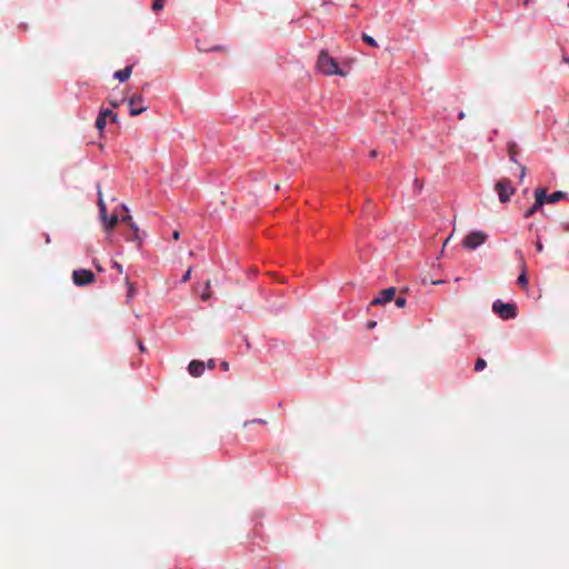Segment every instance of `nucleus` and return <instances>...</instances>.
I'll return each instance as SVG.
<instances>
[{
	"instance_id": "f257e3e1",
	"label": "nucleus",
	"mask_w": 569,
	"mask_h": 569,
	"mask_svg": "<svg viewBox=\"0 0 569 569\" xmlns=\"http://www.w3.org/2000/svg\"><path fill=\"white\" fill-rule=\"evenodd\" d=\"M316 67L325 76H347V72L339 67L337 60L326 50L320 51Z\"/></svg>"
},
{
	"instance_id": "f03ea898",
	"label": "nucleus",
	"mask_w": 569,
	"mask_h": 569,
	"mask_svg": "<svg viewBox=\"0 0 569 569\" xmlns=\"http://www.w3.org/2000/svg\"><path fill=\"white\" fill-rule=\"evenodd\" d=\"M492 311L502 320H510L517 317L516 303L503 302L501 300H496L492 303Z\"/></svg>"
},
{
	"instance_id": "7ed1b4c3",
	"label": "nucleus",
	"mask_w": 569,
	"mask_h": 569,
	"mask_svg": "<svg viewBox=\"0 0 569 569\" xmlns=\"http://www.w3.org/2000/svg\"><path fill=\"white\" fill-rule=\"evenodd\" d=\"M488 239V234L483 231H472L465 237L462 246L468 250H475L483 244Z\"/></svg>"
},
{
	"instance_id": "20e7f679",
	"label": "nucleus",
	"mask_w": 569,
	"mask_h": 569,
	"mask_svg": "<svg viewBox=\"0 0 569 569\" xmlns=\"http://www.w3.org/2000/svg\"><path fill=\"white\" fill-rule=\"evenodd\" d=\"M496 191L498 192L499 200L502 203H506L515 193V188L512 187L511 181L509 179L503 178L496 183Z\"/></svg>"
},
{
	"instance_id": "39448f33",
	"label": "nucleus",
	"mask_w": 569,
	"mask_h": 569,
	"mask_svg": "<svg viewBox=\"0 0 569 569\" xmlns=\"http://www.w3.org/2000/svg\"><path fill=\"white\" fill-rule=\"evenodd\" d=\"M96 276L89 269H77L72 272V281L78 287H83L94 282Z\"/></svg>"
},
{
	"instance_id": "423d86ee",
	"label": "nucleus",
	"mask_w": 569,
	"mask_h": 569,
	"mask_svg": "<svg viewBox=\"0 0 569 569\" xmlns=\"http://www.w3.org/2000/svg\"><path fill=\"white\" fill-rule=\"evenodd\" d=\"M396 292H397V290L395 287H389L387 289H383L379 292L378 297L371 301V305L372 306H382L387 302H390L395 298Z\"/></svg>"
},
{
	"instance_id": "0eeeda50",
	"label": "nucleus",
	"mask_w": 569,
	"mask_h": 569,
	"mask_svg": "<svg viewBox=\"0 0 569 569\" xmlns=\"http://www.w3.org/2000/svg\"><path fill=\"white\" fill-rule=\"evenodd\" d=\"M147 110V107L143 106V98L140 94L133 96L129 100V112L130 116L136 117Z\"/></svg>"
},
{
	"instance_id": "6e6552de",
	"label": "nucleus",
	"mask_w": 569,
	"mask_h": 569,
	"mask_svg": "<svg viewBox=\"0 0 569 569\" xmlns=\"http://www.w3.org/2000/svg\"><path fill=\"white\" fill-rule=\"evenodd\" d=\"M108 118H110L113 122L117 121V114L113 113L112 110H110V109L101 110L99 116H98V118H97V120H96V128L99 131L103 130V128L106 127Z\"/></svg>"
},
{
	"instance_id": "1a4fd4ad",
	"label": "nucleus",
	"mask_w": 569,
	"mask_h": 569,
	"mask_svg": "<svg viewBox=\"0 0 569 569\" xmlns=\"http://www.w3.org/2000/svg\"><path fill=\"white\" fill-rule=\"evenodd\" d=\"M535 196L536 202L526 211L525 218H529L535 214V212L546 202V191L543 189H537Z\"/></svg>"
},
{
	"instance_id": "9d476101",
	"label": "nucleus",
	"mask_w": 569,
	"mask_h": 569,
	"mask_svg": "<svg viewBox=\"0 0 569 569\" xmlns=\"http://www.w3.org/2000/svg\"><path fill=\"white\" fill-rule=\"evenodd\" d=\"M188 369L192 377H200L204 371V362L200 360H192L189 363Z\"/></svg>"
},
{
	"instance_id": "9b49d317",
	"label": "nucleus",
	"mask_w": 569,
	"mask_h": 569,
	"mask_svg": "<svg viewBox=\"0 0 569 569\" xmlns=\"http://www.w3.org/2000/svg\"><path fill=\"white\" fill-rule=\"evenodd\" d=\"M132 73V66H128L124 69L118 70L113 73L114 79L120 82H126Z\"/></svg>"
},
{
	"instance_id": "f8f14e48",
	"label": "nucleus",
	"mask_w": 569,
	"mask_h": 569,
	"mask_svg": "<svg viewBox=\"0 0 569 569\" xmlns=\"http://www.w3.org/2000/svg\"><path fill=\"white\" fill-rule=\"evenodd\" d=\"M122 221L127 222L130 228L132 229L133 231V234H132V240H137L138 239V227L134 222H132V217L130 214H126V216H122Z\"/></svg>"
},
{
	"instance_id": "ddd939ff",
	"label": "nucleus",
	"mask_w": 569,
	"mask_h": 569,
	"mask_svg": "<svg viewBox=\"0 0 569 569\" xmlns=\"http://www.w3.org/2000/svg\"><path fill=\"white\" fill-rule=\"evenodd\" d=\"M565 197V193L562 191H556L551 193L550 196L546 194V202L555 203L562 199Z\"/></svg>"
},
{
	"instance_id": "4468645a",
	"label": "nucleus",
	"mask_w": 569,
	"mask_h": 569,
	"mask_svg": "<svg viewBox=\"0 0 569 569\" xmlns=\"http://www.w3.org/2000/svg\"><path fill=\"white\" fill-rule=\"evenodd\" d=\"M118 220H119L118 216H116V214L111 216L110 219L107 218L106 221H103L104 229L107 231L113 229L114 226L117 224Z\"/></svg>"
},
{
	"instance_id": "2eb2a0df",
	"label": "nucleus",
	"mask_w": 569,
	"mask_h": 569,
	"mask_svg": "<svg viewBox=\"0 0 569 569\" xmlns=\"http://www.w3.org/2000/svg\"><path fill=\"white\" fill-rule=\"evenodd\" d=\"M362 40H363L368 46H370V47H372V48H378V47H379V46H378V42H377V41H376L371 36H369V34H367V33H363V34H362Z\"/></svg>"
},
{
	"instance_id": "dca6fc26",
	"label": "nucleus",
	"mask_w": 569,
	"mask_h": 569,
	"mask_svg": "<svg viewBox=\"0 0 569 569\" xmlns=\"http://www.w3.org/2000/svg\"><path fill=\"white\" fill-rule=\"evenodd\" d=\"M127 286H128V295H127V298L128 300L132 299L134 293H136V289H134V286L129 281V278L126 277L124 279Z\"/></svg>"
},
{
	"instance_id": "f3484780",
	"label": "nucleus",
	"mask_w": 569,
	"mask_h": 569,
	"mask_svg": "<svg viewBox=\"0 0 569 569\" xmlns=\"http://www.w3.org/2000/svg\"><path fill=\"white\" fill-rule=\"evenodd\" d=\"M487 367V362L482 358H478L475 363V370L476 371H482Z\"/></svg>"
},
{
	"instance_id": "a211bd4d",
	"label": "nucleus",
	"mask_w": 569,
	"mask_h": 569,
	"mask_svg": "<svg viewBox=\"0 0 569 569\" xmlns=\"http://www.w3.org/2000/svg\"><path fill=\"white\" fill-rule=\"evenodd\" d=\"M210 297H211V291H210V281H207V282H206L204 291H203V293L201 295V299H202L203 301H207V300H209V299H210Z\"/></svg>"
},
{
	"instance_id": "6ab92c4d",
	"label": "nucleus",
	"mask_w": 569,
	"mask_h": 569,
	"mask_svg": "<svg viewBox=\"0 0 569 569\" xmlns=\"http://www.w3.org/2000/svg\"><path fill=\"white\" fill-rule=\"evenodd\" d=\"M166 0H154L152 3L153 11H160L163 9Z\"/></svg>"
},
{
	"instance_id": "aec40b11",
	"label": "nucleus",
	"mask_w": 569,
	"mask_h": 569,
	"mask_svg": "<svg viewBox=\"0 0 569 569\" xmlns=\"http://www.w3.org/2000/svg\"><path fill=\"white\" fill-rule=\"evenodd\" d=\"M97 189H98V207L99 209L100 208H104L107 207L104 201H103V197H102V192H101V189H100V184L97 186Z\"/></svg>"
},
{
	"instance_id": "412c9836",
	"label": "nucleus",
	"mask_w": 569,
	"mask_h": 569,
	"mask_svg": "<svg viewBox=\"0 0 569 569\" xmlns=\"http://www.w3.org/2000/svg\"><path fill=\"white\" fill-rule=\"evenodd\" d=\"M517 282H518L520 286H522V287H526V286H527V283H528V278H527V274H526V272H525V271H523V272H521V273L519 274V277H518V279H517Z\"/></svg>"
},
{
	"instance_id": "4be33fe9",
	"label": "nucleus",
	"mask_w": 569,
	"mask_h": 569,
	"mask_svg": "<svg viewBox=\"0 0 569 569\" xmlns=\"http://www.w3.org/2000/svg\"><path fill=\"white\" fill-rule=\"evenodd\" d=\"M395 302L398 308H403L407 303V300L405 297H398V298H396Z\"/></svg>"
},
{
	"instance_id": "5701e85b",
	"label": "nucleus",
	"mask_w": 569,
	"mask_h": 569,
	"mask_svg": "<svg viewBox=\"0 0 569 569\" xmlns=\"http://www.w3.org/2000/svg\"><path fill=\"white\" fill-rule=\"evenodd\" d=\"M516 154H517L516 144H511V147L509 148V157L515 162H516Z\"/></svg>"
},
{
	"instance_id": "b1692460",
	"label": "nucleus",
	"mask_w": 569,
	"mask_h": 569,
	"mask_svg": "<svg viewBox=\"0 0 569 569\" xmlns=\"http://www.w3.org/2000/svg\"><path fill=\"white\" fill-rule=\"evenodd\" d=\"M112 268L117 270V272L119 273H122L123 272V267L122 264H120L119 262L114 261L113 264H112Z\"/></svg>"
},
{
	"instance_id": "393cba45",
	"label": "nucleus",
	"mask_w": 569,
	"mask_h": 569,
	"mask_svg": "<svg viewBox=\"0 0 569 569\" xmlns=\"http://www.w3.org/2000/svg\"><path fill=\"white\" fill-rule=\"evenodd\" d=\"M99 212H100V217H101L102 221H106V219H107V207L100 208Z\"/></svg>"
},
{
	"instance_id": "a878e982",
	"label": "nucleus",
	"mask_w": 569,
	"mask_h": 569,
	"mask_svg": "<svg viewBox=\"0 0 569 569\" xmlns=\"http://www.w3.org/2000/svg\"><path fill=\"white\" fill-rule=\"evenodd\" d=\"M190 276H191V268H189V269L187 270V272L182 276L181 281H182V282H187V281L190 279Z\"/></svg>"
},
{
	"instance_id": "bb28decb",
	"label": "nucleus",
	"mask_w": 569,
	"mask_h": 569,
	"mask_svg": "<svg viewBox=\"0 0 569 569\" xmlns=\"http://www.w3.org/2000/svg\"><path fill=\"white\" fill-rule=\"evenodd\" d=\"M415 187L420 192L422 190V182L418 179H415Z\"/></svg>"
},
{
	"instance_id": "cd10ccee",
	"label": "nucleus",
	"mask_w": 569,
	"mask_h": 569,
	"mask_svg": "<svg viewBox=\"0 0 569 569\" xmlns=\"http://www.w3.org/2000/svg\"><path fill=\"white\" fill-rule=\"evenodd\" d=\"M536 249H537L538 252H542L543 246H542V243L540 241H537Z\"/></svg>"
},
{
	"instance_id": "c85d7f7f",
	"label": "nucleus",
	"mask_w": 569,
	"mask_h": 569,
	"mask_svg": "<svg viewBox=\"0 0 569 569\" xmlns=\"http://www.w3.org/2000/svg\"><path fill=\"white\" fill-rule=\"evenodd\" d=\"M525 174H526V167H525V166H521V167H520V180H522V179H523Z\"/></svg>"
},
{
	"instance_id": "c756f323",
	"label": "nucleus",
	"mask_w": 569,
	"mask_h": 569,
	"mask_svg": "<svg viewBox=\"0 0 569 569\" xmlns=\"http://www.w3.org/2000/svg\"><path fill=\"white\" fill-rule=\"evenodd\" d=\"M214 367H216V362H214V360H213V359H210V360L208 361V368H209V369H214Z\"/></svg>"
},
{
	"instance_id": "7c9ffc66",
	"label": "nucleus",
	"mask_w": 569,
	"mask_h": 569,
	"mask_svg": "<svg viewBox=\"0 0 569 569\" xmlns=\"http://www.w3.org/2000/svg\"><path fill=\"white\" fill-rule=\"evenodd\" d=\"M221 368H222L223 370H226V371H227V370H229V363H228L227 361H222V362H221Z\"/></svg>"
},
{
	"instance_id": "2f4dec72",
	"label": "nucleus",
	"mask_w": 569,
	"mask_h": 569,
	"mask_svg": "<svg viewBox=\"0 0 569 569\" xmlns=\"http://www.w3.org/2000/svg\"><path fill=\"white\" fill-rule=\"evenodd\" d=\"M172 238H173L174 240H178V239L180 238V232H179L178 230L173 231V233H172Z\"/></svg>"
},
{
	"instance_id": "473e14b6",
	"label": "nucleus",
	"mask_w": 569,
	"mask_h": 569,
	"mask_svg": "<svg viewBox=\"0 0 569 569\" xmlns=\"http://www.w3.org/2000/svg\"><path fill=\"white\" fill-rule=\"evenodd\" d=\"M369 154H370V157H371V158H375V157H377L378 151H377L376 149H372V150L369 152Z\"/></svg>"
},
{
	"instance_id": "72a5a7b5",
	"label": "nucleus",
	"mask_w": 569,
	"mask_h": 569,
	"mask_svg": "<svg viewBox=\"0 0 569 569\" xmlns=\"http://www.w3.org/2000/svg\"><path fill=\"white\" fill-rule=\"evenodd\" d=\"M375 327H376V321H370V322H368V328H369V329H372V328H375Z\"/></svg>"
},
{
	"instance_id": "f704fd0d",
	"label": "nucleus",
	"mask_w": 569,
	"mask_h": 569,
	"mask_svg": "<svg viewBox=\"0 0 569 569\" xmlns=\"http://www.w3.org/2000/svg\"><path fill=\"white\" fill-rule=\"evenodd\" d=\"M465 117H466L465 112L460 111V112L458 113V118H459L460 120H462Z\"/></svg>"
},
{
	"instance_id": "c9c22d12",
	"label": "nucleus",
	"mask_w": 569,
	"mask_h": 569,
	"mask_svg": "<svg viewBox=\"0 0 569 569\" xmlns=\"http://www.w3.org/2000/svg\"><path fill=\"white\" fill-rule=\"evenodd\" d=\"M139 349H140V351L144 352L146 348H144V346L142 345V342H139Z\"/></svg>"
},
{
	"instance_id": "e433bc0d",
	"label": "nucleus",
	"mask_w": 569,
	"mask_h": 569,
	"mask_svg": "<svg viewBox=\"0 0 569 569\" xmlns=\"http://www.w3.org/2000/svg\"><path fill=\"white\" fill-rule=\"evenodd\" d=\"M562 60L563 62L569 63V59L566 56L562 58Z\"/></svg>"
},
{
	"instance_id": "4c0bfd02",
	"label": "nucleus",
	"mask_w": 569,
	"mask_h": 569,
	"mask_svg": "<svg viewBox=\"0 0 569 569\" xmlns=\"http://www.w3.org/2000/svg\"><path fill=\"white\" fill-rule=\"evenodd\" d=\"M112 107L117 108L118 107V103L117 102H111Z\"/></svg>"
},
{
	"instance_id": "58836bf2",
	"label": "nucleus",
	"mask_w": 569,
	"mask_h": 569,
	"mask_svg": "<svg viewBox=\"0 0 569 569\" xmlns=\"http://www.w3.org/2000/svg\"><path fill=\"white\" fill-rule=\"evenodd\" d=\"M439 283H442V281H441V280H439V281H433V284H439Z\"/></svg>"
}]
</instances>
